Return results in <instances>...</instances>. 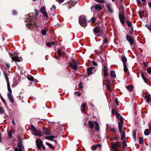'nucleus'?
<instances>
[{
	"label": "nucleus",
	"instance_id": "1",
	"mask_svg": "<svg viewBox=\"0 0 151 151\" xmlns=\"http://www.w3.org/2000/svg\"><path fill=\"white\" fill-rule=\"evenodd\" d=\"M35 16L33 14H30L27 16V24L31 26L32 25L34 24L37 27H39L41 24L39 21L38 22H36L35 19Z\"/></svg>",
	"mask_w": 151,
	"mask_h": 151
},
{
	"label": "nucleus",
	"instance_id": "2",
	"mask_svg": "<svg viewBox=\"0 0 151 151\" xmlns=\"http://www.w3.org/2000/svg\"><path fill=\"white\" fill-rule=\"evenodd\" d=\"M89 126L91 129H92L93 128L94 126H95V130L97 131H98L99 129V126L98 123L96 121L91 122L89 121L88 122Z\"/></svg>",
	"mask_w": 151,
	"mask_h": 151
},
{
	"label": "nucleus",
	"instance_id": "3",
	"mask_svg": "<svg viewBox=\"0 0 151 151\" xmlns=\"http://www.w3.org/2000/svg\"><path fill=\"white\" fill-rule=\"evenodd\" d=\"M79 24L82 27H85L87 26V23L86 19L84 16H81L79 19Z\"/></svg>",
	"mask_w": 151,
	"mask_h": 151
},
{
	"label": "nucleus",
	"instance_id": "4",
	"mask_svg": "<svg viewBox=\"0 0 151 151\" xmlns=\"http://www.w3.org/2000/svg\"><path fill=\"white\" fill-rule=\"evenodd\" d=\"M93 31L95 35L98 37L101 36L103 33V32L100 30V27H97L95 28Z\"/></svg>",
	"mask_w": 151,
	"mask_h": 151
},
{
	"label": "nucleus",
	"instance_id": "5",
	"mask_svg": "<svg viewBox=\"0 0 151 151\" xmlns=\"http://www.w3.org/2000/svg\"><path fill=\"white\" fill-rule=\"evenodd\" d=\"M102 9V5L99 4H95L94 5L92 6L91 8L92 12L95 10L99 11H100Z\"/></svg>",
	"mask_w": 151,
	"mask_h": 151
},
{
	"label": "nucleus",
	"instance_id": "6",
	"mask_svg": "<svg viewBox=\"0 0 151 151\" xmlns=\"http://www.w3.org/2000/svg\"><path fill=\"white\" fill-rule=\"evenodd\" d=\"M121 143L119 142H115L111 145L112 151H119L117 149L118 147L120 146Z\"/></svg>",
	"mask_w": 151,
	"mask_h": 151
},
{
	"label": "nucleus",
	"instance_id": "7",
	"mask_svg": "<svg viewBox=\"0 0 151 151\" xmlns=\"http://www.w3.org/2000/svg\"><path fill=\"white\" fill-rule=\"evenodd\" d=\"M69 65L74 70H76L78 68L77 63L75 59H72V63H69Z\"/></svg>",
	"mask_w": 151,
	"mask_h": 151
},
{
	"label": "nucleus",
	"instance_id": "8",
	"mask_svg": "<svg viewBox=\"0 0 151 151\" xmlns=\"http://www.w3.org/2000/svg\"><path fill=\"white\" fill-rule=\"evenodd\" d=\"M17 145L18 147L15 148V151H22V149H24V147L21 142L20 140L19 141Z\"/></svg>",
	"mask_w": 151,
	"mask_h": 151
},
{
	"label": "nucleus",
	"instance_id": "9",
	"mask_svg": "<svg viewBox=\"0 0 151 151\" xmlns=\"http://www.w3.org/2000/svg\"><path fill=\"white\" fill-rule=\"evenodd\" d=\"M127 40L129 42L130 45H133L134 43V40L132 37L128 34H127L126 36Z\"/></svg>",
	"mask_w": 151,
	"mask_h": 151
},
{
	"label": "nucleus",
	"instance_id": "10",
	"mask_svg": "<svg viewBox=\"0 0 151 151\" xmlns=\"http://www.w3.org/2000/svg\"><path fill=\"white\" fill-rule=\"evenodd\" d=\"M37 148L40 149L41 148V146L43 144V142L40 139H37L36 141Z\"/></svg>",
	"mask_w": 151,
	"mask_h": 151
},
{
	"label": "nucleus",
	"instance_id": "11",
	"mask_svg": "<svg viewBox=\"0 0 151 151\" xmlns=\"http://www.w3.org/2000/svg\"><path fill=\"white\" fill-rule=\"evenodd\" d=\"M119 16L121 22L123 24H124L125 22L124 21L125 17L124 15H122L121 13H119Z\"/></svg>",
	"mask_w": 151,
	"mask_h": 151
},
{
	"label": "nucleus",
	"instance_id": "12",
	"mask_svg": "<svg viewBox=\"0 0 151 151\" xmlns=\"http://www.w3.org/2000/svg\"><path fill=\"white\" fill-rule=\"evenodd\" d=\"M43 130L44 133L46 135H50L51 134V131L47 128H43Z\"/></svg>",
	"mask_w": 151,
	"mask_h": 151
},
{
	"label": "nucleus",
	"instance_id": "13",
	"mask_svg": "<svg viewBox=\"0 0 151 151\" xmlns=\"http://www.w3.org/2000/svg\"><path fill=\"white\" fill-rule=\"evenodd\" d=\"M94 67L93 66L88 68L87 69V74L88 75L92 74L93 73V70L94 69Z\"/></svg>",
	"mask_w": 151,
	"mask_h": 151
},
{
	"label": "nucleus",
	"instance_id": "14",
	"mask_svg": "<svg viewBox=\"0 0 151 151\" xmlns=\"http://www.w3.org/2000/svg\"><path fill=\"white\" fill-rule=\"evenodd\" d=\"M106 7L109 11L111 13H113V11L111 8V3H108L106 5Z\"/></svg>",
	"mask_w": 151,
	"mask_h": 151
},
{
	"label": "nucleus",
	"instance_id": "15",
	"mask_svg": "<svg viewBox=\"0 0 151 151\" xmlns=\"http://www.w3.org/2000/svg\"><path fill=\"white\" fill-rule=\"evenodd\" d=\"M145 98L147 103H149L151 101V96L150 94L146 95L145 96Z\"/></svg>",
	"mask_w": 151,
	"mask_h": 151
},
{
	"label": "nucleus",
	"instance_id": "16",
	"mask_svg": "<svg viewBox=\"0 0 151 151\" xmlns=\"http://www.w3.org/2000/svg\"><path fill=\"white\" fill-rule=\"evenodd\" d=\"M107 67L105 65L103 67V74L104 76H108V73L107 72Z\"/></svg>",
	"mask_w": 151,
	"mask_h": 151
},
{
	"label": "nucleus",
	"instance_id": "17",
	"mask_svg": "<svg viewBox=\"0 0 151 151\" xmlns=\"http://www.w3.org/2000/svg\"><path fill=\"white\" fill-rule=\"evenodd\" d=\"M27 78L29 81H34L36 82L38 81L37 79H34L33 77L31 75H28L27 76Z\"/></svg>",
	"mask_w": 151,
	"mask_h": 151
},
{
	"label": "nucleus",
	"instance_id": "18",
	"mask_svg": "<svg viewBox=\"0 0 151 151\" xmlns=\"http://www.w3.org/2000/svg\"><path fill=\"white\" fill-rule=\"evenodd\" d=\"M7 96L10 102L12 103H14V99L10 93H7Z\"/></svg>",
	"mask_w": 151,
	"mask_h": 151
},
{
	"label": "nucleus",
	"instance_id": "19",
	"mask_svg": "<svg viewBox=\"0 0 151 151\" xmlns=\"http://www.w3.org/2000/svg\"><path fill=\"white\" fill-rule=\"evenodd\" d=\"M86 103H83L81 106V111L82 113H84L85 112V110L86 107Z\"/></svg>",
	"mask_w": 151,
	"mask_h": 151
},
{
	"label": "nucleus",
	"instance_id": "20",
	"mask_svg": "<svg viewBox=\"0 0 151 151\" xmlns=\"http://www.w3.org/2000/svg\"><path fill=\"white\" fill-rule=\"evenodd\" d=\"M12 59L15 62H19L20 61V58L15 56H13L12 57Z\"/></svg>",
	"mask_w": 151,
	"mask_h": 151
},
{
	"label": "nucleus",
	"instance_id": "21",
	"mask_svg": "<svg viewBox=\"0 0 151 151\" xmlns=\"http://www.w3.org/2000/svg\"><path fill=\"white\" fill-rule=\"evenodd\" d=\"M35 133H33V134L36 136H41L42 135V132L39 131H36Z\"/></svg>",
	"mask_w": 151,
	"mask_h": 151
},
{
	"label": "nucleus",
	"instance_id": "22",
	"mask_svg": "<svg viewBox=\"0 0 151 151\" xmlns=\"http://www.w3.org/2000/svg\"><path fill=\"white\" fill-rule=\"evenodd\" d=\"M147 74L144 72H142L141 73V76L143 78V80L146 83V76Z\"/></svg>",
	"mask_w": 151,
	"mask_h": 151
},
{
	"label": "nucleus",
	"instance_id": "23",
	"mask_svg": "<svg viewBox=\"0 0 151 151\" xmlns=\"http://www.w3.org/2000/svg\"><path fill=\"white\" fill-rule=\"evenodd\" d=\"M70 5L68 6L69 9L71 8L72 6H74L76 4V2L75 1L74 2L73 1H70Z\"/></svg>",
	"mask_w": 151,
	"mask_h": 151
},
{
	"label": "nucleus",
	"instance_id": "24",
	"mask_svg": "<svg viewBox=\"0 0 151 151\" xmlns=\"http://www.w3.org/2000/svg\"><path fill=\"white\" fill-rule=\"evenodd\" d=\"M122 61L123 63V64H126L127 61V59L126 57L124 56H123L121 58Z\"/></svg>",
	"mask_w": 151,
	"mask_h": 151
},
{
	"label": "nucleus",
	"instance_id": "25",
	"mask_svg": "<svg viewBox=\"0 0 151 151\" xmlns=\"http://www.w3.org/2000/svg\"><path fill=\"white\" fill-rule=\"evenodd\" d=\"M118 128L119 129V131L120 133H121L122 130V124H121L120 123H118Z\"/></svg>",
	"mask_w": 151,
	"mask_h": 151
},
{
	"label": "nucleus",
	"instance_id": "26",
	"mask_svg": "<svg viewBox=\"0 0 151 151\" xmlns=\"http://www.w3.org/2000/svg\"><path fill=\"white\" fill-rule=\"evenodd\" d=\"M125 132L124 131H123L121 133H122V135H121V140H123V139L125 138Z\"/></svg>",
	"mask_w": 151,
	"mask_h": 151
},
{
	"label": "nucleus",
	"instance_id": "27",
	"mask_svg": "<svg viewBox=\"0 0 151 151\" xmlns=\"http://www.w3.org/2000/svg\"><path fill=\"white\" fill-rule=\"evenodd\" d=\"M110 75L113 78H115L116 75L115 71L114 70H112L110 72Z\"/></svg>",
	"mask_w": 151,
	"mask_h": 151
},
{
	"label": "nucleus",
	"instance_id": "28",
	"mask_svg": "<svg viewBox=\"0 0 151 151\" xmlns=\"http://www.w3.org/2000/svg\"><path fill=\"white\" fill-rule=\"evenodd\" d=\"M46 144L48 147H49L50 148V149H54L55 148V147L52 146L51 143L49 142H46Z\"/></svg>",
	"mask_w": 151,
	"mask_h": 151
},
{
	"label": "nucleus",
	"instance_id": "29",
	"mask_svg": "<svg viewBox=\"0 0 151 151\" xmlns=\"http://www.w3.org/2000/svg\"><path fill=\"white\" fill-rule=\"evenodd\" d=\"M144 134L145 135L147 136L150 133V132L149 130L148 129H145L144 131Z\"/></svg>",
	"mask_w": 151,
	"mask_h": 151
},
{
	"label": "nucleus",
	"instance_id": "30",
	"mask_svg": "<svg viewBox=\"0 0 151 151\" xmlns=\"http://www.w3.org/2000/svg\"><path fill=\"white\" fill-rule=\"evenodd\" d=\"M4 77H5V79H6V82L7 83V85H8V84H10V83H9V78H8L7 77V74H4Z\"/></svg>",
	"mask_w": 151,
	"mask_h": 151
},
{
	"label": "nucleus",
	"instance_id": "31",
	"mask_svg": "<svg viewBox=\"0 0 151 151\" xmlns=\"http://www.w3.org/2000/svg\"><path fill=\"white\" fill-rule=\"evenodd\" d=\"M7 86L9 92L8 93H10L11 94L12 93V91L10 88V84H8V85H7Z\"/></svg>",
	"mask_w": 151,
	"mask_h": 151
},
{
	"label": "nucleus",
	"instance_id": "32",
	"mask_svg": "<svg viewBox=\"0 0 151 151\" xmlns=\"http://www.w3.org/2000/svg\"><path fill=\"white\" fill-rule=\"evenodd\" d=\"M132 135L134 139L135 140L136 139V130H134L132 132Z\"/></svg>",
	"mask_w": 151,
	"mask_h": 151
},
{
	"label": "nucleus",
	"instance_id": "33",
	"mask_svg": "<svg viewBox=\"0 0 151 151\" xmlns=\"http://www.w3.org/2000/svg\"><path fill=\"white\" fill-rule=\"evenodd\" d=\"M31 130L34 132H35L36 131V128L32 125H31Z\"/></svg>",
	"mask_w": 151,
	"mask_h": 151
},
{
	"label": "nucleus",
	"instance_id": "34",
	"mask_svg": "<svg viewBox=\"0 0 151 151\" xmlns=\"http://www.w3.org/2000/svg\"><path fill=\"white\" fill-rule=\"evenodd\" d=\"M53 10H54L53 11H52L50 10V11H49L48 12V13H49V14L50 15L54 16V15H55V12H54V9Z\"/></svg>",
	"mask_w": 151,
	"mask_h": 151
},
{
	"label": "nucleus",
	"instance_id": "35",
	"mask_svg": "<svg viewBox=\"0 0 151 151\" xmlns=\"http://www.w3.org/2000/svg\"><path fill=\"white\" fill-rule=\"evenodd\" d=\"M58 54L60 56H62V55L64 53V52L61 51L60 50H58Z\"/></svg>",
	"mask_w": 151,
	"mask_h": 151
},
{
	"label": "nucleus",
	"instance_id": "36",
	"mask_svg": "<svg viewBox=\"0 0 151 151\" xmlns=\"http://www.w3.org/2000/svg\"><path fill=\"white\" fill-rule=\"evenodd\" d=\"M95 1L97 3L100 4H103L105 2L104 0H95Z\"/></svg>",
	"mask_w": 151,
	"mask_h": 151
},
{
	"label": "nucleus",
	"instance_id": "37",
	"mask_svg": "<svg viewBox=\"0 0 151 151\" xmlns=\"http://www.w3.org/2000/svg\"><path fill=\"white\" fill-rule=\"evenodd\" d=\"M47 32V31L45 29H43L41 31V33L43 35H46Z\"/></svg>",
	"mask_w": 151,
	"mask_h": 151
},
{
	"label": "nucleus",
	"instance_id": "38",
	"mask_svg": "<svg viewBox=\"0 0 151 151\" xmlns=\"http://www.w3.org/2000/svg\"><path fill=\"white\" fill-rule=\"evenodd\" d=\"M127 88L129 90V91H132V90L133 89V86L132 85H130V86H128L127 87Z\"/></svg>",
	"mask_w": 151,
	"mask_h": 151
},
{
	"label": "nucleus",
	"instance_id": "39",
	"mask_svg": "<svg viewBox=\"0 0 151 151\" xmlns=\"http://www.w3.org/2000/svg\"><path fill=\"white\" fill-rule=\"evenodd\" d=\"M139 143L140 144H142L143 143V139L142 137H140L139 139Z\"/></svg>",
	"mask_w": 151,
	"mask_h": 151
},
{
	"label": "nucleus",
	"instance_id": "40",
	"mask_svg": "<svg viewBox=\"0 0 151 151\" xmlns=\"http://www.w3.org/2000/svg\"><path fill=\"white\" fill-rule=\"evenodd\" d=\"M105 85L106 86V88L109 91H111V89L110 86H109V84H105Z\"/></svg>",
	"mask_w": 151,
	"mask_h": 151
},
{
	"label": "nucleus",
	"instance_id": "41",
	"mask_svg": "<svg viewBox=\"0 0 151 151\" xmlns=\"http://www.w3.org/2000/svg\"><path fill=\"white\" fill-rule=\"evenodd\" d=\"M111 113L113 115H114L115 114H116V113H117L116 110L115 109H112Z\"/></svg>",
	"mask_w": 151,
	"mask_h": 151
},
{
	"label": "nucleus",
	"instance_id": "42",
	"mask_svg": "<svg viewBox=\"0 0 151 151\" xmlns=\"http://www.w3.org/2000/svg\"><path fill=\"white\" fill-rule=\"evenodd\" d=\"M110 130L111 131L113 132H116V130L114 127H112L110 126Z\"/></svg>",
	"mask_w": 151,
	"mask_h": 151
},
{
	"label": "nucleus",
	"instance_id": "43",
	"mask_svg": "<svg viewBox=\"0 0 151 151\" xmlns=\"http://www.w3.org/2000/svg\"><path fill=\"white\" fill-rule=\"evenodd\" d=\"M12 137V131H10L8 134V138L9 139L11 138Z\"/></svg>",
	"mask_w": 151,
	"mask_h": 151
},
{
	"label": "nucleus",
	"instance_id": "44",
	"mask_svg": "<svg viewBox=\"0 0 151 151\" xmlns=\"http://www.w3.org/2000/svg\"><path fill=\"white\" fill-rule=\"evenodd\" d=\"M91 149L93 151H94L96 150L97 147L96 146V145H93L91 147Z\"/></svg>",
	"mask_w": 151,
	"mask_h": 151
},
{
	"label": "nucleus",
	"instance_id": "45",
	"mask_svg": "<svg viewBox=\"0 0 151 151\" xmlns=\"http://www.w3.org/2000/svg\"><path fill=\"white\" fill-rule=\"evenodd\" d=\"M124 66V72H126L128 71V69L127 67L126 64H123Z\"/></svg>",
	"mask_w": 151,
	"mask_h": 151
},
{
	"label": "nucleus",
	"instance_id": "46",
	"mask_svg": "<svg viewBox=\"0 0 151 151\" xmlns=\"http://www.w3.org/2000/svg\"><path fill=\"white\" fill-rule=\"evenodd\" d=\"M4 109L1 106H0V114H2L4 113Z\"/></svg>",
	"mask_w": 151,
	"mask_h": 151
},
{
	"label": "nucleus",
	"instance_id": "47",
	"mask_svg": "<svg viewBox=\"0 0 151 151\" xmlns=\"http://www.w3.org/2000/svg\"><path fill=\"white\" fill-rule=\"evenodd\" d=\"M55 9H56V7L54 5H53L52 6V7L51 8L50 11H53L54 10V12H55Z\"/></svg>",
	"mask_w": 151,
	"mask_h": 151
},
{
	"label": "nucleus",
	"instance_id": "48",
	"mask_svg": "<svg viewBox=\"0 0 151 151\" xmlns=\"http://www.w3.org/2000/svg\"><path fill=\"white\" fill-rule=\"evenodd\" d=\"M123 144V146L124 148H125L126 147L127 145V144L126 143L125 141H123L122 142Z\"/></svg>",
	"mask_w": 151,
	"mask_h": 151
},
{
	"label": "nucleus",
	"instance_id": "49",
	"mask_svg": "<svg viewBox=\"0 0 151 151\" xmlns=\"http://www.w3.org/2000/svg\"><path fill=\"white\" fill-rule=\"evenodd\" d=\"M127 25L129 27H130L132 26V23L130 22L129 21H127Z\"/></svg>",
	"mask_w": 151,
	"mask_h": 151
},
{
	"label": "nucleus",
	"instance_id": "50",
	"mask_svg": "<svg viewBox=\"0 0 151 151\" xmlns=\"http://www.w3.org/2000/svg\"><path fill=\"white\" fill-rule=\"evenodd\" d=\"M45 8L44 6H43L40 9V12L42 13L43 12H45Z\"/></svg>",
	"mask_w": 151,
	"mask_h": 151
},
{
	"label": "nucleus",
	"instance_id": "51",
	"mask_svg": "<svg viewBox=\"0 0 151 151\" xmlns=\"http://www.w3.org/2000/svg\"><path fill=\"white\" fill-rule=\"evenodd\" d=\"M147 72L149 74H151V67H149L147 69Z\"/></svg>",
	"mask_w": 151,
	"mask_h": 151
},
{
	"label": "nucleus",
	"instance_id": "52",
	"mask_svg": "<svg viewBox=\"0 0 151 151\" xmlns=\"http://www.w3.org/2000/svg\"><path fill=\"white\" fill-rule=\"evenodd\" d=\"M119 120L121 124H123V118L122 116H121L119 118Z\"/></svg>",
	"mask_w": 151,
	"mask_h": 151
},
{
	"label": "nucleus",
	"instance_id": "53",
	"mask_svg": "<svg viewBox=\"0 0 151 151\" xmlns=\"http://www.w3.org/2000/svg\"><path fill=\"white\" fill-rule=\"evenodd\" d=\"M42 13L44 16L46 17H48L47 14L46 12L45 11L44 12H42Z\"/></svg>",
	"mask_w": 151,
	"mask_h": 151
},
{
	"label": "nucleus",
	"instance_id": "54",
	"mask_svg": "<svg viewBox=\"0 0 151 151\" xmlns=\"http://www.w3.org/2000/svg\"><path fill=\"white\" fill-rule=\"evenodd\" d=\"M55 136L53 135H50L49 136V140H52V139H54Z\"/></svg>",
	"mask_w": 151,
	"mask_h": 151
},
{
	"label": "nucleus",
	"instance_id": "55",
	"mask_svg": "<svg viewBox=\"0 0 151 151\" xmlns=\"http://www.w3.org/2000/svg\"><path fill=\"white\" fill-rule=\"evenodd\" d=\"M78 86L81 88H83V84L82 82H81L79 83V85H78Z\"/></svg>",
	"mask_w": 151,
	"mask_h": 151
},
{
	"label": "nucleus",
	"instance_id": "56",
	"mask_svg": "<svg viewBox=\"0 0 151 151\" xmlns=\"http://www.w3.org/2000/svg\"><path fill=\"white\" fill-rule=\"evenodd\" d=\"M133 32V30L132 28H131L129 30V33L131 34L132 35Z\"/></svg>",
	"mask_w": 151,
	"mask_h": 151
},
{
	"label": "nucleus",
	"instance_id": "57",
	"mask_svg": "<svg viewBox=\"0 0 151 151\" xmlns=\"http://www.w3.org/2000/svg\"><path fill=\"white\" fill-rule=\"evenodd\" d=\"M117 137H114L111 138V140L112 141L116 140H117Z\"/></svg>",
	"mask_w": 151,
	"mask_h": 151
},
{
	"label": "nucleus",
	"instance_id": "58",
	"mask_svg": "<svg viewBox=\"0 0 151 151\" xmlns=\"http://www.w3.org/2000/svg\"><path fill=\"white\" fill-rule=\"evenodd\" d=\"M35 12L37 15L39 14L40 11L38 10L35 9Z\"/></svg>",
	"mask_w": 151,
	"mask_h": 151
},
{
	"label": "nucleus",
	"instance_id": "59",
	"mask_svg": "<svg viewBox=\"0 0 151 151\" xmlns=\"http://www.w3.org/2000/svg\"><path fill=\"white\" fill-rule=\"evenodd\" d=\"M115 102L116 105L117 106L119 105V104H118V99H117L116 98L115 99Z\"/></svg>",
	"mask_w": 151,
	"mask_h": 151
},
{
	"label": "nucleus",
	"instance_id": "60",
	"mask_svg": "<svg viewBox=\"0 0 151 151\" xmlns=\"http://www.w3.org/2000/svg\"><path fill=\"white\" fill-rule=\"evenodd\" d=\"M1 99H2V101L3 103L6 106H7V104H6V101L4 100V99L3 98H2Z\"/></svg>",
	"mask_w": 151,
	"mask_h": 151
},
{
	"label": "nucleus",
	"instance_id": "61",
	"mask_svg": "<svg viewBox=\"0 0 151 151\" xmlns=\"http://www.w3.org/2000/svg\"><path fill=\"white\" fill-rule=\"evenodd\" d=\"M46 45L47 46H48L49 47H50L52 45L50 43L47 42L46 43Z\"/></svg>",
	"mask_w": 151,
	"mask_h": 151
},
{
	"label": "nucleus",
	"instance_id": "62",
	"mask_svg": "<svg viewBox=\"0 0 151 151\" xmlns=\"http://www.w3.org/2000/svg\"><path fill=\"white\" fill-rule=\"evenodd\" d=\"M92 63V64L93 65H94L95 66H97V65H98L97 64L96 62H95V61H93Z\"/></svg>",
	"mask_w": 151,
	"mask_h": 151
},
{
	"label": "nucleus",
	"instance_id": "63",
	"mask_svg": "<svg viewBox=\"0 0 151 151\" xmlns=\"http://www.w3.org/2000/svg\"><path fill=\"white\" fill-rule=\"evenodd\" d=\"M96 146L97 148L100 147V148H101V145L100 144H98L96 145Z\"/></svg>",
	"mask_w": 151,
	"mask_h": 151
},
{
	"label": "nucleus",
	"instance_id": "64",
	"mask_svg": "<svg viewBox=\"0 0 151 151\" xmlns=\"http://www.w3.org/2000/svg\"><path fill=\"white\" fill-rule=\"evenodd\" d=\"M147 27L150 29H151V24L146 25Z\"/></svg>",
	"mask_w": 151,
	"mask_h": 151
}]
</instances>
